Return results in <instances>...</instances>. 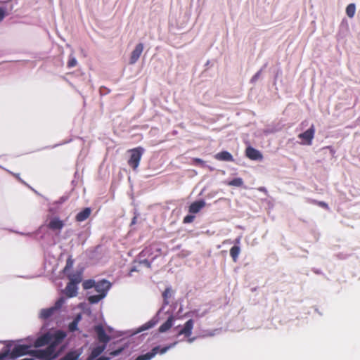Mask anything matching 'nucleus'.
Segmentation results:
<instances>
[{
    "mask_svg": "<svg viewBox=\"0 0 360 360\" xmlns=\"http://www.w3.org/2000/svg\"><path fill=\"white\" fill-rule=\"evenodd\" d=\"M32 356L41 360H53L57 357V354L53 345H49L44 349L32 350Z\"/></svg>",
    "mask_w": 360,
    "mask_h": 360,
    "instance_id": "obj_1",
    "label": "nucleus"
},
{
    "mask_svg": "<svg viewBox=\"0 0 360 360\" xmlns=\"http://www.w3.org/2000/svg\"><path fill=\"white\" fill-rule=\"evenodd\" d=\"M129 153H130L131 155L129 159L128 160V165L134 170H136L139 165L141 157L144 153V149L139 146L129 150Z\"/></svg>",
    "mask_w": 360,
    "mask_h": 360,
    "instance_id": "obj_2",
    "label": "nucleus"
},
{
    "mask_svg": "<svg viewBox=\"0 0 360 360\" xmlns=\"http://www.w3.org/2000/svg\"><path fill=\"white\" fill-rule=\"evenodd\" d=\"M31 346L30 345H15L11 351H8V357L10 359H14L18 357L26 355V354H31L32 355V351L30 349Z\"/></svg>",
    "mask_w": 360,
    "mask_h": 360,
    "instance_id": "obj_3",
    "label": "nucleus"
},
{
    "mask_svg": "<svg viewBox=\"0 0 360 360\" xmlns=\"http://www.w3.org/2000/svg\"><path fill=\"white\" fill-rule=\"evenodd\" d=\"M176 343L172 344L169 346L160 348L159 346L155 347L152 349V350L145 354H142L139 356L136 360H150L153 357H154L158 352L160 354L165 353L169 349L172 347Z\"/></svg>",
    "mask_w": 360,
    "mask_h": 360,
    "instance_id": "obj_4",
    "label": "nucleus"
},
{
    "mask_svg": "<svg viewBox=\"0 0 360 360\" xmlns=\"http://www.w3.org/2000/svg\"><path fill=\"white\" fill-rule=\"evenodd\" d=\"M65 226L64 221L60 219L58 217H51L47 224V227L54 231L56 232L57 234H59L61 230Z\"/></svg>",
    "mask_w": 360,
    "mask_h": 360,
    "instance_id": "obj_5",
    "label": "nucleus"
},
{
    "mask_svg": "<svg viewBox=\"0 0 360 360\" xmlns=\"http://www.w3.org/2000/svg\"><path fill=\"white\" fill-rule=\"evenodd\" d=\"M94 330L97 335V339L99 342L105 345L110 340V338L108 335L102 325H96Z\"/></svg>",
    "mask_w": 360,
    "mask_h": 360,
    "instance_id": "obj_6",
    "label": "nucleus"
},
{
    "mask_svg": "<svg viewBox=\"0 0 360 360\" xmlns=\"http://www.w3.org/2000/svg\"><path fill=\"white\" fill-rule=\"evenodd\" d=\"M315 127L312 124L309 129L298 135V138L303 141L304 144L311 145L314 137Z\"/></svg>",
    "mask_w": 360,
    "mask_h": 360,
    "instance_id": "obj_7",
    "label": "nucleus"
},
{
    "mask_svg": "<svg viewBox=\"0 0 360 360\" xmlns=\"http://www.w3.org/2000/svg\"><path fill=\"white\" fill-rule=\"evenodd\" d=\"M66 337V333L62 330H57L53 333H51V344L49 345H53V348L59 345Z\"/></svg>",
    "mask_w": 360,
    "mask_h": 360,
    "instance_id": "obj_8",
    "label": "nucleus"
},
{
    "mask_svg": "<svg viewBox=\"0 0 360 360\" xmlns=\"http://www.w3.org/2000/svg\"><path fill=\"white\" fill-rule=\"evenodd\" d=\"M111 287V283L105 279L96 282L95 290L99 294H103L105 296Z\"/></svg>",
    "mask_w": 360,
    "mask_h": 360,
    "instance_id": "obj_9",
    "label": "nucleus"
},
{
    "mask_svg": "<svg viewBox=\"0 0 360 360\" xmlns=\"http://www.w3.org/2000/svg\"><path fill=\"white\" fill-rule=\"evenodd\" d=\"M143 51V44L139 43L136 45L134 49L131 53L129 58V64L133 65L137 62Z\"/></svg>",
    "mask_w": 360,
    "mask_h": 360,
    "instance_id": "obj_10",
    "label": "nucleus"
},
{
    "mask_svg": "<svg viewBox=\"0 0 360 360\" xmlns=\"http://www.w3.org/2000/svg\"><path fill=\"white\" fill-rule=\"evenodd\" d=\"M245 155L252 160H262V154L257 149L248 146L245 150Z\"/></svg>",
    "mask_w": 360,
    "mask_h": 360,
    "instance_id": "obj_11",
    "label": "nucleus"
},
{
    "mask_svg": "<svg viewBox=\"0 0 360 360\" xmlns=\"http://www.w3.org/2000/svg\"><path fill=\"white\" fill-rule=\"evenodd\" d=\"M51 333L48 332L40 337L37 338L34 342L35 347L44 346L49 343L51 344Z\"/></svg>",
    "mask_w": 360,
    "mask_h": 360,
    "instance_id": "obj_12",
    "label": "nucleus"
},
{
    "mask_svg": "<svg viewBox=\"0 0 360 360\" xmlns=\"http://www.w3.org/2000/svg\"><path fill=\"white\" fill-rule=\"evenodd\" d=\"M193 323L194 322L192 319L187 321L185 323L184 328L179 330L178 335H184L186 337H190L192 333Z\"/></svg>",
    "mask_w": 360,
    "mask_h": 360,
    "instance_id": "obj_13",
    "label": "nucleus"
},
{
    "mask_svg": "<svg viewBox=\"0 0 360 360\" xmlns=\"http://www.w3.org/2000/svg\"><path fill=\"white\" fill-rule=\"evenodd\" d=\"M206 203L203 200L195 201L188 207V212L191 214H196L205 206Z\"/></svg>",
    "mask_w": 360,
    "mask_h": 360,
    "instance_id": "obj_14",
    "label": "nucleus"
},
{
    "mask_svg": "<svg viewBox=\"0 0 360 360\" xmlns=\"http://www.w3.org/2000/svg\"><path fill=\"white\" fill-rule=\"evenodd\" d=\"M91 210L89 207L84 208L82 211L79 212L75 217V219L77 221L81 222L87 219L90 214Z\"/></svg>",
    "mask_w": 360,
    "mask_h": 360,
    "instance_id": "obj_15",
    "label": "nucleus"
},
{
    "mask_svg": "<svg viewBox=\"0 0 360 360\" xmlns=\"http://www.w3.org/2000/svg\"><path fill=\"white\" fill-rule=\"evenodd\" d=\"M65 293L68 297H75L77 294V286L75 283H68L65 289Z\"/></svg>",
    "mask_w": 360,
    "mask_h": 360,
    "instance_id": "obj_16",
    "label": "nucleus"
},
{
    "mask_svg": "<svg viewBox=\"0 0 360 360\" xmlns=\"http://www.w3.org/2000/svg\"><path fill=\"white\" fill-rule=\"evenodd\" d=\"M106 345H102L100 346H97L94 347L88 358L89 360H93L96 358H97L101 354L103 353V352L105 349Z\"/></svg>",
    "mask_w": 360,
    "mask_h": 360,
    "instance_id": "obj_17",
    "label": "nucleus"
},
{
    "mask_svg": "<svg viewBox=\"0 0 360 360\" xmlns=\"http://www.w3.org/2000/svg\"><path fill=\"white\" fill-rule=\"evenodd\" d=\"M215 158L221 161H233V158L232 155L228 151H221L220 153H218L217 154H216Z\"/></svg>",
    "mask_w": 360,
    "mask_h": 360,
    "instance_id": "obj_18",
    "label": "nucleus"
},
{
    "mask_svg": "<svg viewBox=\"0 0 360 360\" xmlns=\"http://www.w3.org/2000/svg\"><path fill=\"white\" fill-rule=\"evenodd\" d=\"M56 311V310L53 307L43 309L40 311L39 316L41 319L46 320L53 316Z\"/></svg>",
    "mask_w": 360,
    "mask_h": 360,
    "instance_id": "obj_19",
    "label": "nucleus"
},
{
    "mask_svg": "<svg viewBox=\"0 0 360 360\" xmlns=\"http://www.w3.org/2000/svg\"><path fill=\"white\" fill-rule=\"evenodd\" d=\"M174 318L172 316H170L168 319L162 323L159 328L160 333H165L170 329L173 324Z\"/></svg>",
    "mask_w": 360,
    "mask_h": 360,
    "instance_id": "obj_20",
    "label": "nucleus"
},
{
    "mask_svg": "<svg viewBox=\"0 0 360 360\" xmlns=\"http://www.w3.org/2000/svg\"><path fill=\"white\" fill-rule=\"evenodd\" d=\"M81 319H82L81 314H77L76 316V317L74 319V320L71 323H70V324L68 326V329L70 332H74V331L77 330L78 323L80 321Z\"/></svg>",
    "mask_w": 360,
    "mask_h": 360,
    "instance_id": "obj_21",
    "label": "nucleus"
},
{
    "mask_svg": "<svg viewBox=\"0 0 360 360\" xmlns=\"http://www.w3.org/2000/svg\"><path fill=\"white\" fill-rule=\"evenodd\" d=\"M240 253V248L238 245H234L230 249V255L234 262L238 261Z\"/></svg>",
    "mask_w": 360,
    "mask_h": 360,
    "instance_id": "obj_22",
    "label": "nucleus"
},
{
    "mask_svg": "<svg viewBox=\"0 0 360 360\" xmlns=\"http://www.w3.org/2000/svg\"><path fill=\"white\" fill-rule=\"evenodd\" d=\"M70 283H75V285H77L82 281V277L79 274H74L68 276Z\"/></svg>",
    "mask_w": 360,
    "mask_h": 360,
    "instance_id": "obj_23",
    "label": "nucleus"
},
{
    "mask_svg": "<svg viewBox=\"0 0 360 360\" xmlns=\"http://www.w3.org/2000/svg\"><path fill=\"white\" fill-rule=\"evenodd\" d=\"M105 297V295L99 294L95 295H91L88 297V301L91 304L98 303L100 300Z\"/></svg>",
    "mask_w": 360,
    "mask_h": 360,
    "instance_id": "obj_24",
    "label": "nucleus"
},
{
    "mask_svg": "<svg viewBox=\"0 0 360 360\" xmlns=\"http://www.w3.org/2000/svg\"><path fill=\"white\" fill-rule=\"evenodd\" d=\"M356 11V7L354 4H349L346 8V13L349 18H353Z\"/></svg>",
    "mask_w": 360,
    "mask_h": 360,
    "instance_id": "obj_25",
    "label": "nucleus"
},
{
    "mask_svg": "<svg viewBox=\"0 0 360 360\" xmlns=\"http://www.w3.org/2000/svg\"><path fill=\"white\" fill-rule=\"evenodd\" d=\"M229 186L240 187L243 184V181L241 178H235L227 183Z\"/></svg>",
    "mask_w": 360,
    "mask_h": 360,
    "instance_id": "obj_26",
    "label": "nucleus"
},
{
    "mask_svg": "<svg viewBox=\"0 0 360 360\" xmlns=\"http://www.w3.org/2000/svg\"><path fill=\"white\" fill-rule=\"evenodd\" d=\"M82 285L85 290L91 289L92 288H95L96 281L92 279H89L84 281Z\"/></svg>",
    "mask_w": 360,
    "mask_h": 360,
    "instance_id": "obj_27",
    "label": "nucleus"
},
{
    "mask_svg": "<svg viewBox=\"0 0 360 360\" xmlns=\"http://www.w3.org/2000/svg\"><path fill=\"white\" fill-rule=\"evenodd\" d=\"M77 61L75 57L73 56V55H72V54L70 55L69 59H68V61L67 63L68 68H74L77 65Z\"/></svg>",
    "mask_w": 360,
    "mask_h": 360,
    "instance_id": "obj_28",
    "label": "nucleus"
},
{
    "mask_svg": "<svg viewBox=\"0 0 360 360\" xmlns=\"http://www.w3.org/2000/svg\"><path fill=\"white\" fill-rule=\"evenodd\" d=\"M64 302H65L64 298L60 297V298H59V299L56 302V303H55L54 306H53V307L56 311H58V310H59V309L61 308V307H62V305L63 304Z\"/></svg>",
    "mask_w": 360,
    "mask_h": 360,
    "instance_id": "obj_29",
    "label": "nucleus"
},
{
    "mask_svg": "<svg viewBox=\"0 0 360 360\" xmlns=\"http://www.w3.org/2000/svg\"><path fill=\"white\" fill-rule=\"evenodd\" d=\"M155 325V321H150L146 323L144 325H143L141 326V330H148L149 328H153Z\"/></svg>",
    "mask_w": 360,
    "mask_h": 360,
    "instance_id": "obj_30",
    "label": "nucleus"
},
{
    "mask_svg": "<svg viewBox=\"0 0 360 360\" xmlns=\"http://www.w3.org/2000/svg\"><path fill=\"white\" fill-rule=\"evenodd\" d=\"M73 266V260L71 258H68L66 261V265L64 268L63 271L65 273L68 270L72 268Z\"/></svg>",
    "mask_w": 360,
    "mask_h": 360,
    "instance_id": "obj_31",
    "label": "nucleus"
},
{
    "mask_svg": "<svg viewBox=\"0 0 360 360\" xmlns=\"http://www.w3.org/2000/svg\"><path fill=\"white\" fill-rule=\"evenodd\" d=\"M311 202L312 203H314V204H316V205H319V206H320V207H321L324 208V209H326V210H328V204H327V203H326L325 202H323V201H317V200H312Z\"/></svg>",
    "mask_w": 360,
    "mask_h": 360,
    "instance_id": "obj_32",
    "label": "nucleus"
},
{
    "mask_svg": "<svg viewBox=\"0 0 360 360\" xmlns=\"http://www.w3.org/2000/svg\"><path fill=\"white\" fill-rule=\"evenodd\" d=\"M192 161L193 164L195 165H200L201 167L205 166V162L200 158H193Z\"/></svg>",
    "mask_w": 360,
    "mask_h": 360,
    "instance_id": "obj_33",
    "label": "nucleus"
},
{
    "mask_svg": "<svg viewBox=\"0 0 360 360\" xmlns=\"http://www.w3.org/2000/svg\"><path fill=\"white\" fill-rule=\"evenodd\" d=\"M7 14L6 9L5 8L0 7V22L4 20Z\"/></svg>",
    "mask_w": 360,
    "mask_h": 360,
    "instance_id": "obj_34",
    "label": "nucleus"
},
{
    "mask_svg": "<svg viewBox=\"0 0 360 360\" xmlns=\"http://www.w3.org/2000/svg\"><path fill=\"white\" fill-rule=\"evenodd\" d=\"M195 217L193 215H187L184 218L183 222L184 224H189L193 221Z\"/></svg>",
    "mask_w": 360,
    "mask_h": 360,
    "instance_id": "obj_35",
    "label": "nucleus"
},
{
    "mask_svg": "<svg viewBox=\"0 0 360 360\" xmlns=\"http://www.w3.org/2000/svg\"><path fill=\"white\" fill-rule=\"evenodd\" d=\"M169 295H170V289L166 288L165 290V291L162 292V297H163L166 304H168V302L166 300L168 299Z\"/></svg>",
    "mask_w": 360,
    "mask_h": 360,
    "instance_id": "obj_36",
    "label": "nucleus"
},
{
    "mask_svg": "<svg viewBox=\"0 0 360 360\" xmlns=\"http://www.w3.org/2000/svg\"><path fill=\"white\" fill-rule=\"evenodd\" d=\"M139 263V264H143L147 268H150L151 266V263L148 259H143L142 261H140Z\"/></svg>",
    "mask_w": 360,
    "mask_h": 360,
    "instance_id": "obj_37",
    "label": "nucleus"
},
{
    "mask_svg": "<svg viewBox=\"0 0 360 360\" xmlns=\"http://www.w3.org/2000/svg\"><path fill=\"white\" fill-rule=\"evenodd\" d=\"M123 350V348H120L118 349L114 350L110 353V355L112 356H116L119 355Z\"/></svg>",
    "mask_w": 360,
    "mask_h": 360,
    "instance_id": "obj_38",
    "label": "nucleus"
},
{
    "mask_svg": "<svg viewBox=\"0 0 360 360\" xmlns=\"http://www.w3.org/2000/svg\"><path fill=\"white\" fill-rule=\"evenodd\" d=\"M8 356V351L0 353V360H5Z\"/></svg>",
    "mask_w": 360,
    "mask_h": 360,
    "instance_id": "obj_39",
    "label": "nucleus"
},
{
    "mask_svg": "<svg viewBox=\"0 0 360 360\" xmlns=\"http://www.w3.org/2000/svg\"><path fill=\"white\" fill-rule=\"evenodd\" d=\"M259 75H260V71H259V72H257V73H256V74L252 77V78L251 79V82H255V81L258 79V77H259Z\"/></svg>",
    "mask_w": 360,
    "mask_h": 360,
    "instance_id": "obj_40",
    "label": "nucleus"
},
{
    "mask_svg": "<svg viewBox=\"0 0 360 360\" xmlns=\"http://www.w3.org/2000/svg\"><path fill=\"white\" fill-rule=\"evenodd\" d=\"M96 360H110V358L109 357H106V356H101V357L98 358Z\"/></svg>",
    "mask_w": 360,
    "mask_h": 360,
    "instance_id": "obj_41",
    "label": "nucleus"
},
{
    "mask_svg": "<svg viewBox=\"0 0 360 360\" xmlns=\"http://www.w3.org/2000/svg\"><path fill=\"white\" fill-rule=\"evenodd\" d=\"M137 271V269H136V266L132 267V268L131 269V270H130V275L131 274V273H132L133 271Z\"/></svg>",
    "mask_w": 360,
    "mask_h": 360,
    "instance_id": "obj_42",
    "label": "nucleus"
},
{
    "mask_svg": "<svg viewBox=\"0 0 360 360\" xmlns=\"http://www.w3.org/2000/svg\"><path fill=\"white\" fill-rule=\"evenodd\" d=\"M258 190L260 191H262V192H266V188L264 187H260V188H258Z\"/></svg>",
    "mask_w": 360,
    "mask_h": 360,
    "instance_id": "obj_43",
    "label": "nucleus"
},
{
    "mask_svg": "<svg viewBox=\"0 0 360 360\" xmlns=\"http://www.w3.org/2000/svg\"><path fill=\"white\" fill-rule=\"evenodd\" d=\"M240 238H237V239H236V240H235V243H236V245H238V244H239V243H240Z\"/></svg>",
    "mask_w": 360,
    "mask_h": 360,
    "instance_id": "obj_44",
    "label": "nucleus"
},
{
    "mask_svg": "<svg viewBox=\"0 0 360 360\" xmlns=\"http://www.w3.org/2000/svg\"><path fill=\"white\" fill-rule=\"evenodd\" d=\"M146 252H147V250L146 249L143 250V252H142V253H144L145 255H146Z\"/></svg>",
    "mask_w": 360,
    "mask_h": 360,
    "instance_id": "obj_45",
    "label": "nucleus"
},
{
    "mask_svg": "<svg viewBox=\"0 0 360 360\" xmlns=\"http://www.w3.org/2000/svg\"><path fill=\"white\" fill-rule=\"evenodd\" d=\"M327 148H330L331 151H333V148H331V147H330V146H328Z\"/></svg>",
    "mask_w": 360,
    "mask_h": 360,
    "instance_id": "obj_46",
    "label": "nucleus"
}]
</instances>
